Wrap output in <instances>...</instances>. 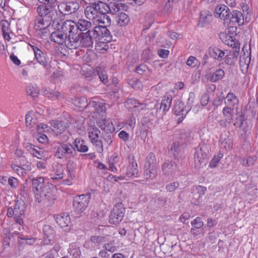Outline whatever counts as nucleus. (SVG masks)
Segmentation results:
<instances>
[{"mask_svg": "<svg viewBox=\"0 0 258 258\" xmlns=\"http://www.w3.org/2000/svg\"><path fill=\"white\" fill-rule=\"evenodd\" d=\"M37 12L42 19L47 20H53L55 12L51 8L45 5H39L37 8Z\"/></svg>", "mask_w": 258, "mask_h": 258, "instance_id": "16", "label": "nucleus"}, {"mask_svg": "<svg viewBox=\"0 0 258 258\" xmlns=\"http://www.w3.org/2000/svg\"><path fill=\"white\" fill-rule=\"evenodd\" d=\"M4 241H3V245L4 247L6 248L7 246L9 245L10 244V236H11V233L9 229L5 228L4 230Z\"/></svg>", "mask_w": 258, "mask_h": 258, "instance_id": "49", "label": "nucleus"}, {"mask_svg": "<svg viewBox=\"0 0 258 258\" xmlns=\"http://www.w3.org/2000/svg\"><path fill=\"white\" fill-rule=\"evenodd\" d=\"M108 5L101 1L92 3L85 9V15L88 19L94 21L98 17L100 13H107Z\"/></svg>", "mask_w": 258, "mask_h": 258, "instance_id": "3", "label": "nucleus"}, {"mask_svg": "<svg viewBox=\"0 0 258 258\" xmlns=\"http://www.w3.org/2000/svg\"><path fill=\"white\" fill-rule=\"evenodd\" d=\"M75 151V148L72 144L61 143L57 148L55 156L60 159L70 157L73 155Z\"/></svg>", "mask_w": 258, "mask_h": 258, "instance_id": "9", "label": "nucleus"}, {"mask_svg": "<svg viewBox=\"0 0 258 258\" xmlns=\"http://www.w3.org/2000/svg\"><path fill=\"white\" fill-rule=\"evenodd\" d=\"M212 18V16L208 12H203L200 17L199 25L204 27L206 24L210 22Z\"/></svg>", "mask_w": 258, "mask_h": 258, "instance_id": "42", "label": "nucleus"}, {"mask_svg": "<svg viewBox=\"0 0 258 258\" xmlns=\"http://www.w3.org/2000/svg\"><path fill=\"white\" fill-rule=\"evenodd\" d=\"M55 24L65 34H66L67 36L68 33H77L76 23L74 21L66 20L60 23L55 22Z\"/></svg>", "mask_w": 258, "mask_h": 258, "instance_id": "14", "label": "nucleus"}, {"mask_svg": "<svg viewBox=\"0 0 258 258\" xmlns=\"http://www.w3.org/2000/svg\"><path fill=\"white\" fill-rule=\"evenodd\" d=\"M98 75L101 82L104 84L108 82V77L105 72H99L98 71Z\"/></svg>", "mask_w": 258, "mask_h": 258, "instance_id": "56", "label": "nucleus"}, {"mask_svg": "<svg viewBox=\"0 0 258 258\" xmlns=\"http://www.w3.org/2000/svg\"><path fill=\"white\" fill-rule=\"evenodd\" d=\"M226 53L224 54V59L226 64L232 65L234 63L238 55V51L236 50L235 51L228 50H225Z\"/></svg>", "mask_w": 258, "mask_h": 258, "instance_id": "29", "label": "nucleus"}, {"mask_svg": "<svg viewBox=\"0 0 258 258\" xmlns=\"http://www.w3.org/2000/svg\"><path fill=\"white\" fill-rule=\"evenodd\" d=\"M108 9L107 10V13L109 12L113 15L116 16L120 13L121 11L124 8V6L121 3H111L108 5Z\"/></svg>", "mask_w": 258, "mask_h": 258, "instance_id": "37", "label": "nucleus"}, {"mask_svg": "<svg viewBox=\"0 0 258 258\" xmlns=\"http://www.w3.org/2000/svg\"><path fill=\"white\" fill-rule=\"evenodd\" d=\"M51 20H47L44 19H38L34 25V29L37 34L41 37H43L49 34V29L51 24Z\"/></svg>", "mask_w": 258, "mask_h": 258, "instance_id": "10", "label": "nucleus"}, {"mask_svg": "<svg viewBox=\"0 0 258 258\" xmlns=\"http://www.w3.org/2000/svg\"><path fill=\"white\" fill-rule=\"evenodd\" d=\"M37 140L41 143L45 144L48 142V139L47 136L45 134L38 133Z\"/></svg>", "mask_w": 258, "mask_h": 258, "instance_id": "55", "label": "nucleus"}, {"mask_svg": "<svg viewBox=\"0 0 258 258\" xmlns=\"http://www.w3.org/2000/svg\"><path fill=\"white\" fill-rule=\"evenodd\" d=\"M89 138L92 144L95 146L96 150L101 153L103 150V136L100 130L92 125H90L88 130Z\"/></svg>", "mask_w": 258, "mask_h": 258, "instance_id": "4", "label": "nucleus"}, {"mask_svg": "<svg viewBox=\"0 0 258 258\" xmlns=\"http://www.w3.org/2000/svg\"><path fill=\"white\" fill-rule=\"evenodd\" d=\"M72 103H73L77 107H78L79 110H81V109L85 108L86 111L91 112L90 114H88V117H91L94 115V112H95V110L94 107H89L90 103L87 104V99L85 97H82L80 98H75L74 99L72 98L70 100ZM93 101H92L93 102Z\"/></svg>", "mask_w": 258, "mask_h": 258, "instance_id": "12", "label": "nucleus"}, {"mask_svg": "<svg viewBox=\"0 0 258 258\" xmlns=\"http://www.w3.org/2000/svg\"><path fill=\"white\" fill-rule=\"evenodd\" d=\"M207 149L206 145L201 144L196 149L195 164L197 168H200L206 165L207 161Z\"/></svg>", "mask_w": 258, "mask_h": 258, "instance_id": "5", "label": "nucleus"}, {"mask_svg": "<svg viewBox=\"0 0 258 258\" xmlns=\"http://www.w3.org/2000/svg\"><path fill=\"white\" fill-rule=\"evenodd\" d=\"M89 32L93 39L96 38L98 41H102L104 37L109 35V31L107 29L106 27L102 25L95 27L93 30H89Z\"/></svg>", "mask_w": 258, "mask_h": 258, "instance_id": "17", "label": "nucleus"}, {"mask_svg": "<svg viewBox=\"0 0 258 258\" xmlns=\"http://www.w3.org/2000/svg\"><path fill=\"white\" fill-rule=\"evenodd\" d=\"M51 126V130L53 131L56 135L62 133L66 130V126L61 121L57 120H52L50 122Z\"/></svg>", "mask_w": 258, "mask_h": 258, "instance_id": "33", "label": "nucleus"}, {"mask_svg": "<svg viewBox=\"0 0 258 258\" xmlns=\"http://www.w3.org/2000/svg\"><path fill=\"white\" fill-rule=\"evenodd\" d=\"M107 13H100L98 17L94 21L95 24L102 25L107 27L110 25L111 19L108 16L106 15Z\"/></svg>", "mask_w": 258, "mask_h": 258, "instance_id": "31", "label": "nucleus"}, {"mask_svg": "<svg viewBox=\"0 0 258 258\" xmlns=\"http://www.w3.org/2000/svg\"><path fill=\"white\" fill-rule=\"evenodd\" d=\"M27 150L34 156L37 157L39 159H41L43 157V150L37 147H35L32 144H28L26 146Z\"/></svg>", "mask_w": 258, "mask_h": 258, "instance_id": "38", "label": "nucleus"}, {"mask_svg": "<svg viewBox=\"0 0 258 258\" xmlns=\"http://www.w3.org/2000/svg\"><path fill=\"white\" fill-rule=\"evenodd\" d=\"M119 138L122 141L126 142L128 140L129 135L126 132L122 131L120 132L118 135Z\"/></svg>", "mask_w": 258, "mask_h": 258, "instance_id": "61", "label": "nucleus"}, {"mask_svg": "<svg viewBox=\"0 0 258 258\" xmlns=\"http://www.w3.org/2000/svg\"><path fill=\"white\" fill-rule=\"evenodd\" d=\"M91 198L90 194L82 195L76 197L74 199L73 206L75 210L78 213H81L87 207Z\"/></svg>", "mask_w": 258, "mask_h": 258, "instance_id": "8", "label": "nucleus"}, {"mask_svg": "<svg viewBox=\"0 0 258 258\" xmlns=\"http://www.w3.org/2000/svg\"><path fill=\"white\" fill-rule=\"evenodd\" d=\"M223 114L226 117V121L230 123L233 116V109L229 107H225L223 109Z\"/></svg>", "mask_w": 258, "mask_h": 258, "instance_id": "47", "label": "nucleus"}, {"mask_svg": "<svg viewBox=\"0 0 258 258\" xmlns=\"http://www.w3.org/2000/svg\"><path fill=\"white\" fill-rule=\"evenodd\" d=\"M3 33L10 32V23L6 20H2L1 22Z\"/></svg>", "mask_w": 258, "mask_h": 258, "instance_id": "54", "label": "nucleus"}, {"mask_svg": "<svg viewBox=\"0 0 258 258\" xmlns=\"http://www.w3.org/2000/svg\"><path fill=\"white\" fill-rule=\"evenodd\" d=\"M179 186V183L177 182H172L166 186V189L169 191H173Z\"/></svg>", "mask_w": 258, "mask_h": 258, "instance_id": "62", "label": "nucleus"}, {"mask_svg": "<svg viewBox=\"0 0 258 258\" xmlns=\"http://www.w3.org/2000/svg\"><path fill=\"white\" fill-rule=\"evenodd\" d=\"M77 169L76 164L73 161H69L67 164V171L68 172V179L64 180V184L71 185L76 178V170Z\"/></svg>", "mask_w": 258, "mask_h": 258, "instance_id": "21", "label": "nucleus"}, {"mask_svg": "<svg viewBox=\"0 0 258 258\" xmlns=\"http://www.w3.org/2000/svg\"><path fill=\"white\" fill-rule=\"evenodd\" d=\"M30 46L34 52L35 57L37 62L42 65H44L46 62L44 54L37 47L32 45Z\"/></svg>", "mask_w": 258, "mask_h": 258, "instance_id": "35", "label": "nucleus"}, {"mask_svg": "<svg viewBox=\"0 0 258 258\" xmlns=\"http://www.w3.org/2000/svg\"><path fill=\"white\" fill-rule=\"evenodd\" d=\"M55 219L57 224L61 228H66L65 230L69 229L71 224V219L67 213H61L58 214L55 216Z\"/></svg>", "mask_w": 258, "mask_h": 258, "instance_id": "23", "label": "nucleus"}, {"mask_svg": "<svg viewBox=\"0 0 258 258\" xmlns=\"http://www.w3.org/2000/svg\"><path fill=\"white\" fill-rule=\"evenodd\" d=\"M230 22L233 25L237 24L238 26L242 25L244 23V16L239 11L234 10L230 13Z\"/></svg>", "mask_w": 258, "mask_h": 258, "instance_id": "27", "label": "nucleus"}, {"mask_svg": "<svg viewBox=\"0 0 258 258\" xmlns=\"http://www.w3.org/2000/svg\"><path fill=\"white\" fill-rule=\"evenodd\" d=\"M129 84L132 87V88L135 89H139L142 86L141 82L137 79H134L130 81L129 82Z\"/></svg>", "mask_w": 258, "mask_h": 258, "instance_id": "57", "label": "nucleus"}, {"mask_svg": "<svg viewBox=\"0 0 258 258\" xmlns=\"http://www.w3.org/2000/svg\"><path fill=\"white\" fill-rule=\"evenodd\" d=\"M199 63L198 60L193 56H189L186 62L187 65L192 68L196 67Z\"/></svg>", "mask_w": 258, "mask_h": 258, "instance_id": "53", "label": "nucleus"}, {"mask_svg": "<svg viewBox=\"0 0 258 258\" xmlns=\"http://www.w3.org/2000/svg\"><path fill=\"white\" fill-rule=\"evenodd\" d=\"M53 24L54 31L50 35V39L51 41L59 45L64 44L67 37L66 34H65L63 31L58 28L55 21L53 22Z\"/></svg>", "mask_w": 258, "mask_h": 258, "instance_id": "13", "label": "nucleus"}, {"mask_svg": "<svg viewBox=\"0 0 258 258\" xmlns=\"http://www.w3.org/2000/svg\"><path fill=\"white\" fill-rule=\"evenodd\" d=\"M209 54L211 57L217 60L224 59V54L226 53L225 50H223L217 46H211L208 49Z\"/></svg>", "mask_w": 258, "mask_h": 258, "instance_id": "26", "label": "nucleus"}, {"mask_svg": "<svg viewBox=\"0 0 258 258\" xmlns=\"http://www.w3.org/2000/svg\"><path fill=\"white\" fill-rule=\"evenodd\" d=\"M225 76V72L222 69H219L212 73L210 78L212 82H216L222 80Z\"/></svg>", "mask_w": 258, "mask_h": 258, "instance_id": "40", "label": "nucleus"}, {"mask_svg": "<svg viewBox=\"0 0 258 258\" xmlns=\"http://www.w3.org/2000/svg\"><path fill=\"white\" fill-rule=\"evenodd\" d=\"M32 191L35 200L43 205L53 204L56 199L54 186L43 177L34 178L32 180Z\"/></svg>", "mask_w": 258, "mask_h": 258, "instance_id": "1", "label": "nucleus"}, {"mask_svg": "<svg viewBox=\"0 0 258 258\" xmlns=\"http://www.w3.org/2000/svg\"><path fill=\"white\" fill-rule=\"evenodd\" d=\"M172 102V97L171 95L165 96L162 100L160 109L163 111H167L170 107Z\"/></svg>", "mask_w": 258, "mask_h": 258, "instance_id": "44", "label": "nucleus"}, {"mask_svg": "<svg viewBox=\"0 0 258 258\" xmlns=\"http://www.w3.org/2000/svg\"><path fill=\"white\" fill-rule=\"evenodd\" d=\"M229 15V9L224 5H218L215 9L214 16L216 18L220 19L226 23Z\"/></svg>", "mask_w": 258, "mask_h": 258, "instance_id": "15", "label": "nucleus"}, {"mask_svg": "<svg viewBox=\"0 0 258 258\" xmlns=\"http://www.w3.org/2000/svg\"><path fill=\"white\" fill-rule=\"evenodd\" d=\"M74 144L75 148L79 152H86L88 150V147L85 144L84 141L80 139H76Z\"/></svg>", "mask_w": 258, "mask_h": 258, "instance_id": "45", "label": "nucleus"}, {"mask_svg": "<svg viewBox=\"0 0 258 258\" xmlns=\"http://www.w3.org/2000/svg\"><path fill=\"white\" fill-rule=\"evenodd\" d=\"M76 26L77 32L78 30L81 31H84L91 27V23L85 19H80L76 23Z\"/></svg>", "mask_w": 258, "mask_h": 258, "instance_id": "43", "label": "nucleus"}, {"mask_svg": "<svg viewBox=\"0 0 258 258\" xmlns=\"http://www.w3.org/2000/svg\"><path fill=\"white\" fill-rule=\"evenodd\" d=\"M37 131L38 133H49L51 131V128L47 124L40 123L37 126Z\"/></svg>", "mask_w": 258, "mask_h": 258, "instance_id": "52", "label": "nucleus"}, {"mask_svg": "<svg viewBox=\"0 0 258 258\" xmlns=\"http://www.w3.org/2000/svg\"><path fill=\"white\" fill-rule=\"evenodd\" d=\"M155 155L150 153L147 157V162L145 163V171L144 176L146 179H153L157 175V168L155 165Z\"/></svg>", "mask_w": 258, "mask_h": 258, "instance_id": "6", "label": "nucleus"}, {"mask_svg": "<svg viewBox=\"0 0 258 258\" xmlns=\"http://www.w3.org/2000/svg\"><path fill=\"white\" fill-rule=\"evenodd\" d=\"M245 23H248L251 18V10L247 6L242 7Z\"/></svg>", "mask_w": 258, "mask_h": 258, "instance_id": "51", "label": "nucleus"}, {"mask_svg": "<svg viewBox=\"0 0 258 258\" xmlns=\"http://www.w3.org/2000/svg\"><path fill=\"white\" fill-rule=\"evenodd\" d=\"M223 156V155L222 153H218L217 155L214 156L212 160L211 161L209 166L211 168L216 167Z\"/></svg>", "mask_w": 258, "mask_h": 258, "instance_id": "50", "label": "nucleus"}, {"mask_svg": "<svg viewBox=\"0 0 258 258\" xmlns=\"http://www.w3.org/2000/svg\"><path fill=\"white\" fill-rule=\"evenodd\" d=\"M191 224L193 226H194L195 228H200L203 225V223L201 220V219L200 218H198V217L196 218L194 220V221L192 222Z\"/></svg>", "mask_w": 258, "mask_h": 258, "instance_id": "59", "label": "nucleus"}, {"mask_svg": "<svg viewBox=\"0 0 258 258\" xmlns=\"http://www.w3.org/2000/svg\"><path fill=\"white\" fill-rule=\"evenodd\" d=\"M13 209L14 210L15 213V220L17 223L22 225L23 222L21 217L24 214L25 210V205L24 201H18L16 202L15 205Z\"/></svg>", "mask_w": 258, "mask_h": 258, "instance_id": "18", "label": "nucleus"}, {"mask_svg": "<svg viewBox=\"0 0 258 258\" xmlns=\"http://www.w3.org/2000/svg\"><path fill=\"white\" fill-rule=\"evenodd\" d=\"M169 51L166 49H160L158 51V54L160 57L165 58L168 56Z\"/></svg>", "mask_w": 258, "mask_h": 258, "instance_id": "64", "label": "nucleus"}, {"mask_svg": "<svg viewBox=\"0 0 258 258\" xmlns=\"http://www.w3.org/2000/svg\"><path fill=\"white\" fill-rule=\"evenodd\" d=\"M126 108L132 110L135 114L145 109L146 106L145 104L139 103L137 100L133 98L128 99L125 103Z\"/></svg>", "mask_w": 258, "mask_h": 258, "instance_id": "20", "label": "nucleus"}, {"mask_svg": "<svg viewBox=\"0 0 258 258\" xmlns=\"http://www.w3.org/2000/svg\"><path fill=\"white\" fill-rule=\"evenodd\" d=\"M138 172L139 171L137 162L134 158L131 159L126 169V176L128 178L137 177Z\"/></svg>", "mask_w": 258, "mask_h": 258, "instance_id": "28", "label": "nucleus"}, {"mask_svg": "<svg viewBox=\"0 0 258 258\" xmlns=\"http://www.w3.org/2000/svg\"><path fill=\"white\" fill-rule=\"evenodd\" d=\"M34 112L32 111H29L27 113L25 116L26 123L27 126H32L34 124H35V122L33 117L34 115Z\"/></svg>", "mask_w": 258, "mask_h": 258, "instance_id": "48", "label": "nucleus"}, {"mask_svg": "<svg viewBox=\"0 0 258 258\" xmlns=\"http://www.w3.org/2000/svg\"><path fill=\"white\" fill-rule=\"evenodd\" d=\"M58 9L62 14H69L74 13L79 8V5L74 1L62 2L58 4Z\"/></svg>", "mask_w": 258, "mask_h": 258, "instance_id": "11", "label": "nucleus"}, {"mask_svg": "<svg viewBox=\"0 0 258 258\" xmlns=\"http://www.w3.org/2000/svg\"><path fill=\"white\" fill-rule=\"evenodd\" d=\"M162 170L165 174L173 176L177 175L178 173V168L174 162H165L162 166Z\"/></svg>", "mask_w": 258, "mask_h": 258, "instance_id": "22", "label": "nucleus"}, {"mask_svg": "<svg viewBox=\"0 0 258 258\" xmlns=\"http://www.w3.org/2000/svg\"><path fill=\"white\" fill-rule=\"evenodd\" d=\"M63 169L61 165H55L53 167V171L50 174L52 179H61L63 177Z\"/></svg>", "mask_w": 258, "mask_h": 258, "instance_id": "34", "label": "nucleus"}, {"mask_svg": "<svg viewBox=\"0 0 258 258\" xmlns=\"http://www.w3.org/2000/svg\"><path fill=\"white\" fill-rule=\"evenodd\" d=\"M69 253H70V255L63 256L62 258H80V249L75 243L70 244Z\"/></svg>", "mask_w": 258, "mask_h": 258, "instance_id": "36", "label": "nucleus"}, {"mask_svg": "<svg viewBox=\"0 0 258 258\" xmlns=\"http://www.w3.org/2000/svg\"><path fill=\"white\" fill-rule=\"evenodd\" d=\"M125 209L121 203L116 204L109 215V222L110 223L116 224L122 221L124 216Z\"/></svg>", "mask_w": 258, "mask_h": 258, "instance_id": "7", "label": "nucleus"}, {"mask_svg": "<svg viewBox=\"0 0 258 258\" xmlns=\"http://www.w3.org/2000/svg\"><path fill=\"white\" fill-rule=\"evenodd\" d=\"M115 20L118 26L124 27L129 23L130 18L127 14L124 12H121L116 16Z\"/></svg>", "mask_w": 258, "mask_h": 258, "instance_id": "32", "label": "nucleus"}, {"mask_svg": "<svg viewBox=\"0 0 258 258\" xmlns=\"http://www.w3.org/2000/svg\"><path fill=\"white\" fill-rule=\"evenodd\" d=\"M43 231L45 236V243H50L53 238L52 229L49 225H45L43 228Z\"/></svg>", "mask_w": 258, "mask_h": 258, "instance_id": "39", "label": "nucleus"}, {"mask_svg": "<svg viewBox=\"0 0 258 258\" xmlns=\"http://www.w3.org/2000/svg\"><path fill=\"white\" fill-rule=\"evenodd\" d=\"M12 167L13 170L17 173L20 176H23L24 175V172L23 169L21 166H19L16 165H13Z\"/></svg>", "mask_w": 258, "mask_h": 258, "instance_id": "58", "label": "nucleus"}, {"mask_svg": "<svg viewBox=\"0 0 258 258\" xmlns=\"http://www.w3.org/2000/svg\"><path fill=\"white\" fill-rule=\"evenodd\" d=\"M225 102L229 106H233L238 103V99L233 93H229L225 99Z\"/></svg>", "mask_w": 258, "mask_h": 258, "instance_id": "46", "label": "nucleus"}, {"mask_svg": "<svg viewBox=\"0 0 258 258\" xmlns=\"http://www.w3.org/2000/svg\"><path fill=\"white\" fill-rule=\"evenodd\" d=\"M236 29H237V28H236V26H230L225 30V32L224 34H229L230 35H233L234 36L236 37Z\"/></svg>", "mask_w": 258, "mask_h": 258, "instance_id": "60", "label": "nucleus"}, {"mask_svg": "<svg viewBox=\"0 0 258 258\" xmlns=\"http://www.w3.org/2000/svg\"><path fill=\"white\" fill-rule=\"evenodd\" d=\"M76 34L77 33H73L68 34V38H66L64 43L67 48L71 49L80 47V34L78 35Z\"/></svg>", "mask_w": 258, "mask_h": 258, "instance_id": "19", "label": "nucleus"}, {"mask_svg": "<svg viewBox=\"0 0 258 258\" xmlns=\"http://www.w3.org/2000/svg\"><path fill=\"white\" fill-rule=\"evenodd\" d=\"M220 38L227 45L239 49V44L233 35L221 34Z\"/></svg>", "mask_w": 258, "mask_h": 258, "instance_id": "25", "label": "nucleus"}, {"mask_svg": "<svg viewBox=\"0 0 258 258\" xmlns=\"http://www.w3.org/2000/svg\"><path fill=\"white\" fill-rule=\"evenodd\" d=\"M250 62V57L248 53L247 54L244 53V54L240 56L239 65L242 73L244 74L246 73Z\"/></svg>", "mask_w": 258, "mask_h": 258, "instance_id": "30", "label": "nucleus"}, {"mask_svg": "<svg viewBox=\"0 0 258 258\" xmlns=\"http://www.w3.org/2000/svg\"><path fill=\"white\" fill-rule=\"evenodd\" d=\"M119 161V157L116 153L113 154L109 157L108 159V163L109 165V169L113 172L117 171V169L115 164H117Z\"/></svg>", "mask_w": 258, "mask_h": 258, "instance_id": "41", "label": "nucleus"}, {"mask_svg": "<svg viewBox=\"0 0 258 258\" xmlns=\"http://www.w3.org/2000/svg\"><path fill=\"white\" fill-rule=\"evenodd\" d=\"M93 38L89 31L86 33H81L80 34V46L84 47H92L93 44Z\"/></svg>", "mask_w": 258, "mask_h": 258, "instance_id": "24", "label": "nucleus"}, {"mask_svg": "<svg viewBox=\"0 0 258 258\" xmlns=\"http://www.w3.org/2000/svg\"><path fill=\"white\" fill-rule=\"evenodd\" d=\"M94 107L95 112L92 116L95 118L96 123L102 130L107 133H111L115 131V127L112 121L109 119H106V107L105 103L101 101L91 102L89 107Z\"/></svg>", "mask_w": 258, "mask_h": 258, "instance_id": "2", "label": "nucleus"}, {"mask_svg": "<svg viewBox=\"0 0 258 258\" xmlns=\"http://www.w3.org/2000/svg\"><path fill=\"white\" fill-rule=\"evenodd\" d=\"M48 97L52 98H59L60 96V93L57 91H51L48 93H46Z\"/></svg>", "mask_w": 258, "mask_h": 258, "instance_id": "63", "label": "nucleus"}]
</instances>
